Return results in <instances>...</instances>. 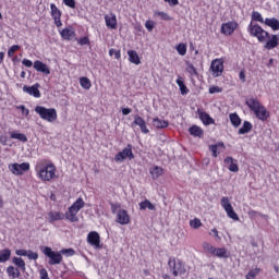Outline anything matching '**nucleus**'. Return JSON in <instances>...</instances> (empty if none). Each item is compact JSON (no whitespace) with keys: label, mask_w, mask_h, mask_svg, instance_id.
Listing matches in <instances>:
<instances>
[{"label":"nucleus","mask_w":279,"mask_h":279,"mask_svg":"<svg viewBox=\"0 0 279 279\" xmlns=\"http://www.w3.org/2000/svg\"><path fill=\"white\" fill-rule=\"evenodd\" d=\"M175 50L178 51L179 56H186V44L177 45Z\"/></svg>","instance_id":"nucleus-43"},{"label":"nucleus","mask_w":279,"mask_h":279,"mask_svg":"<svg viewBox=\"0 0 279 279\" xmlns=\"http://www.w3.org/2000/svg\"><path fill=\"white\" fill-rule=\"evenodd\" d=\"M219 149H226V144H223V142H219L217 144H213L209 146V150L211 151V156L214 158H217V156H219V154H221V151H219Z\"/></svg>","instance_id":"nucleus-24"},{"label":"nucleus","mask_w":279,"mask_h":279,"mask_svg":"<svg viewBox=\"0 0 279 279\" xmlns=\"http://www.w3.org/2000/svg\"><path fill=\"white\" fill-rule=\"evenodd\" d=\"M10 138L21 141V143H27V135H25L24 133H19V131L11 132Z\"/></svg>","instance_id":"nucleus-31"},{"label":"nucleus","mask_w":279,"mask_h":279,"mask_svg":"<svg viewBox=\"0 0 279 279\" xmlns=\"http://www.w3.org/2000/svg\"><path fill=\"white\" fill-rule=\"evenodd\" d=\"M50 15L54 21L56 27H62V11L58 9L56 3L50 4Z\"/></svg>","instance_id":"nucleus-15"},{"label":"nucleus","mask_w":279,"mask_h":279,"mask_svg":"<svg viewBox=\"0 0 279 279\" xmlns=\"http://www.w3.org/2000/svg\"><path fill=\"white\" fill-rule=\"evenodd\" d=\"M38 88H40V84L38 83H36L31 87L27 85L23 86L24 93H27L28 95H31L32 97H35L36 99H40V89Z\"/></svg>","instance_id":"nucleus-20"},{"label":"nucleus","mask_w":279,"mask_h":279,"mask_svg":"<svg viewBox=\"0 0 279 279\" xmlns=\"http://www.w3.org/2000/svg\"><path fill=\"white\" fill-rule=\"evenodd\" d=\"M60 252L61 254H66V256H75V250L73 248H63Z\"/></svg>","instance_id":"nucleus-51"},{"label":"nucleus","mask_w":279,"mask_h":279,"mask_svg":"<svg viewBox=\"0 0 279 279\" xmlns=\"http://www.w3.org/2000/svg\"><path fill=\"white\" fill-rule=\"evenodd\" d=\"M17 110H21L24 117H29V109H27L25 105L17 106Z\"/></svg>","instance_id":"nucleus-49"},{"label":"nucleus","mask_w":279,"mask_h":279,"mask_svg":"<svg viewBox=\"0 0 279 279\" xmlns=\"http://www.w3.org/2000/svg\"><path fill=\"white\" fill-rule=\"evenodd\" d=\"M49 223H53V221H62L64 219V214L60 211H50L48 214Z\"/></svg>","instance_id":"nucleus-28"},{"label":"nucleus","mask_w":279,"mask_h":279,"mask_svg":"<svg viewBox=\"0 0 279 279\" xmlns=\"http://www.w3.org/2000/svg\"><path fill=\"white\" fill-rule=\"evenodd\" d=\"M156 210V206L149 202V199H145L140 203V210Z\"/></svg>","instance_id":"nucleus-36"},{"label":"nucleus","mask_w":279,"mask_h":279,"mask_svg":"<svg viewBox=\"0 0 279 279\" xmlns=\"http://www.w3.org/2000/svg\"><path fill=\"white\" fill-rule=\"evenodd\" d=\"M245 105L250 110L255 114L256 119L259 121H267L270 117L269 110L267 107L260 104V100L254 96H250L245 100Z\"/></svg>","instance_id":"nucleus-3"},{"label":"nucleus","mask_w":279,"mask_h":279,"mask_svg":"<svg viewBox=\"0 0 279 279\" xmlns=\"http://www.w3.org/2000/svg\"><path fill=\"white\" fill-rule=\"evenodd\" d=\"M239 77H240L241 82H245V70L240 71Z\"/></svg>","instance_id":"nucleus-59"},{"label":"nucleus","mask_w":279,"mask_h":279,"mask_svg":"<svg viewBox=\"0 0 279 279\" xmlns=\"http://www.w3.org/2000/svg\"><path fill=\"white\" fill-rule=\"evenodd\" d=\"M132 112L131 108H123L122 109V114H124V117H128V114H130Z\"/></svg>","instance_id":"nucleus-60"},{"label":"nucleus","mask_w":279,"mask_h":279,"mask_svg":"<svg viewBox=\"0 0 279 279\" xmlns=\"http://www.w3.org/2000/svg\"><path fill=\"white\" fill-rule=\"evenodd\" d=\"M134 160V153L132 151V144H128L126 147L122 149V151H119L114 156L116 162H123V160Z\"/></svg>","instance_id":"nucleus-10"},{"label":"nucleus","mask_w":279,"mask_h":279,"mask_svg":"<svg viewBox=\"0 0 279 279\" xmlns=\"http://www.w3.org/2000/svg\"><path fill=\"white\" fill-rule=\"evenodd\" d=\"M215 93H221V87H219V86L209 87V94L215 95Z\"/></svg>","instance_id":"nucleus-55"},{"label":"nucleus","mask_w":279,"mask_h":279,"mask_svg":"<svg viewBox=\"0 0 279 279\" xmlns=\"http://www.w3.org/2000/svg\"><path fill=\"white\" fill-rule=\"evenodd\" d=\"M177 84L181 90V95H189V87H186V85L184 84V80L182 78V76H179L177 78Z\"/></svg>","instance_id":"nucleus-34"},{"label":"nucleus","mask_w":279,"mask_h":279,"mask_svg":"<svg viewBox=\"0 0 279 279\" xmlns=\"http://www.w3.org/2000/svg\"><path fill=\"white\" fill-rule=\"evenodd\" d=\"M7 274L9 278H12V279L21 278V270H19V268H15L14 266H9L7 268Z\"/></svg>","instance_id":"nucleus-32"},{"label":"nucleus","mask_w":279,"mask_h":279,"mask_svg":"<svg viewBox=\"0 0 279 279\" xmlns=\"http://www.w3.org/2000/svg\"><path fill=\"white\" fill-rule=\"evenodd\" d=\"M35 171L37 173V178L41 180V182H51L58 178V169L56 165L51 161L40 160L35 166Z\"/></svg>","instance_id":"nucleus-2"},{"label":"nucleus","mask_w":279,"mask_h":279,"mask_svg":"<svg viewBox=\"0 0 279 279\" xmlns=\"http://www.w3.org/2000/svg\"><path fill=\"white\" fill-rule=\"evenodd\" d=\"M40 279H49V272H47V269L43 268L39 271Z\"/></svg>","instance_id":"nucleus-54"},{"label":"nucleus","mask_w":279,"mask_h":279,"mask_svg":"<svg viewBox=\"0 0 279 279\" xmlns=\"http://www.w3.org/2000/svg\"><path fill=\"white\" fill-rule=\"evenodd\" d=\"M264 23H265V25H267V27H270L272 32H278V29H279V21H278V19H276V17H271V19L267 17V19H265Z\"/></svg>","instance_id":"nucleus-27"},{"label":"nucleus","mask_w":279,"mask_h":279,"mask_svg":"<svg viewBox=\"0 0 279 279\" xmlns=\"http://www.w3.org/2000/svg\"><path fill=\"white\" fill-rule=\"evenodd\" d=\"M191 228H194V230H197V228H202V220L198 218H194L193 220L190 221Z\"/></svg>","instance_id":"nucleus-45"},{"label":"nucleus","mask_w":279,"mask_h":279,"mask_svg":"<svg viewBox=\"0 0 279 279\" xmlns=\"http://www.w3.org/2000/svg\"><path fill=\"white\" fill-rule=\"evenodd\" d=\"M168 267L174 278H178V276H184L187 271L186 264L182 262V259H178L175 257H170L168 259Z\"/></svg>","instance_id":"nucleus-6"},{"label":"nucleus","mask_w":279,"mask_h":279,"mask_svg":"<svg viewBox=\"0 0 279 279\" xmlns=\"http://www.w3.org/2000/svg\"><path fill=\"white\" fill-rule=\"evenodd\" d=\"M229 119L233 128H239L241 125V117H239V113H230Z\"/></svg>","instance_id":"nucleus-37"},{"label":"nucleus","mask_w":279,"mask_h":279,"mask_svg":"<svg viewBox=\"0 0 279 279\" xmlns=\"http://www.w3.org/2000/svg\"><path fill=\"white\" fill-rule=\"evenodd\" d=\"M225 165H228V169L232 173H239V165L236 163V160H234V158L226 157Z\"/></svg>","instance_id":"nucleus-22"},{"label":"nucleus","mask_w":279,"mask_h":279,"mask_svg":"<svg viewBox=\"0 0 279 279\" xmlns=\"http://www.w3.org/2000/svg\"><path fill=\"white\" fill-rule=\"evenodd\" d=\"M109 56H111V57L114 56L116 60H121V50L111 48L109 50Z\"/></svg>","instance_id":"nucleus-47"},{"label":"nucleus","mask_w":279,"mask_h":279,"mask_svg":"<svg viewBox=\"0 0 279 279\" xmlns=\"http://www.w3.org/2000/svg\"><path fill=\"white\" fill-rule=\"evenodd\" d=\"M4 58H5V52H0V64H3Z\"/></svg>","instance_id":"nucleus-64"},{"label":"nucleus","mask_w":279,"mask_h":279,"mask_svg":"<svg viewBox=\"0 0 279 279\" xmlns=\"http://www.w3.org/2000/svg\"><path fill=\"white\" fill-rule=\"evenodd\" d=\"M78 45H81V46L90 45V38H88V36L81 37L78 39Z\"/></svg>","instance_id":"nucleus-50"},{"label":"nucleus","mask_w":279,"mask_h":279,"mask_svg":"<svg viewBox=\"0 0 279 279\" xmlns=\"http://www.w3.org/2000/svg\"><path fill=\"white\" fill-rule=\"evenodd\" d=\"M35 112L36 114H39L43 121H47L48 123H54V121H58V111L56 110V108L36 106Z\"/></svg>","instance_id":"nucleus-5"},{"label":"nucleus","mask_w":279,"mask_h":279,"mask_svg":"<svg viewBox=\"0 0 279 279\" xmlns=\"http://www.w3.org/2000/svg\"><path fill=\"white\" fill-rule=\"evenodd\" d=\"M189 132L191 136H194L196 138H203L204 137V129L201 126H197L196 124H193L190 126Z\"/></svg>","instance_id":"nucleus-25"},{"label":"nucleus","mask_w":279,"mask_h":279,"mask_svg":"<svg viewBox=\"0 0 279 279\" xmlns=\"http://www.w3.org/2000/svg\"><path fill=\"white\" fill-rule=\"evenodd\" d=\"M145 27L149 32H154V27H156V22H154L151 20H147L146 23H145Z\"/></svg>","instance_id":"nucleus-48"},{"label":"nucleus","mask_w":279,"mask_h":279,"mask_svg":"<svg viewBox=\"0 0 279 279\" xmlns=\"http://www.w3.org/2000/svg\"><path fill=\"white\" fill-rule=\"evenodd\" d=\"M27 251H25V250H17L16 252H15V254L17 255V256H27Z\"/></svg>","instance_id":"nucleus-58"},{"label":"nucleus","mask_w":279,"mask_h":279,"mask_svg":"<svg viewBox=\"0 0 279 279\" xmlns=\"http://www.w3.org/2000/svg\"><path fill=\"white\" fill-rule=\"evenodd\" d=\"M43 254H45L47 256V258H49V262H48L49 265H60V263H62V260H63L62 253L54 252L49 246L44 247Z\"/></svg>","instance_id":"nucleus-8"},{"label":"nucleus","mask_w":279,"mask_h":279,"mask_svg":"<svg viewBox=\"0 0 279 279\" xmlns=\"http://www.w3.org/2000/svg\"><path fill=\"white\" fill-rule=\"evenodd\" d=\"M10 256H12V251H10V248L0 251V263H8V260H10Z\"/></svg>","instance_id":"nucleus-35"},{"label":"nucleus","mask_w":279,"mask_h":279,"mask_svg":"<svg viewBox=\"0 0 279 279\" xmlns=\"http://www.w3.org/2000/svg\"><path fill=\"white\" fill-rule=\"evenodd\" d=\"M149 173L153 180H158V178H161V175H165V169L160 166H154L149 168Z\"/></svg>","instance_id":"nucleus-23"},{"label":"nucleus","mask_w":279,"mask_h":279,"mask_svg":"<svg viewBox=\"0 0 279 279\" xmlns=\"http://www.w3.org/2000/svg\"><path fill=\"white\" fill-rule=\"evenodd\" d=\"M223 59H214L210 64L213 77H221L223 75Z\"/></svg>","instance_id":"nucleus-12"},{"label":"nucleus","mask_w":279,"mask_h":279,"mask_svg":"<svg viewBox=\"0 0 279 279\" xmlns=\"http://www.w3.org/2000/svg\"><path fill=\"white\" fill-rule=\"evenodd\" d=\"M132 125H138L142 134H149V129H147V122H145V119H143V117L138 114L134 116V121Z\"/></svg>","instance_id":"nucleus-19"},{"label":"nucleus","mask_w":279,"mask_h":279,"mask_svg":"<svg viewBox=\"0 0 279 279\" xmlns=\"http://www.w3.org/2000/svg\"><path fill=\"white\" fill-rule=\"evenodd\" d=\"M166 3H170V5H178L179 1L178 0H165Z\"/></svg>","instance_id":"nucleus-61"},{"label":"nucleus","mask_w":279,"mask_h":279,"mask_svg":"<svg viewBox=\"0 0 279 279\" xmlns=\"http://www.w3.org/2000/svg\"><path fill=\"white\" fill-rule=\"evenodd\" d=\"M128 56L129 62L136 65L141 64V57H138V52H136L135 50H129Z\"/></svg>","instance_id":"nucleus-29"},{"label":"nucleus","mask_w":279,"mask_h":279,"mask_svg":"<svg viewBox=\"0 0 279 279\" xmlns=\"http://www.w3.org/2000/svg\"><path fill=\"white\" fill-rule=\"evenodd\" d=\"M258 274H260V268L251 269L246 274L245 278L246 279H256V276H258Z\"/></svg>","instance_id":"nucleus-42"},{"label":"nucleus","mask_w":279,"mask_h":279,"mask_svg":"<svg viewBox=\"0 0 279 279\" xmlns=\"http://www.w3.org/2000/svg\"><path fill=\"white\" fill-rule=\"evenodd\" d=\"M63 3L68 8H72V10H75V0H63Z\"/></svg>","instance_id":"nucleus-53"},{"label":"nucleus","mask_w":279,"mask_h":279,"mask_svg":"<svg viewBox=\"0 0 279 279\" xmlns=\"http://www.w3.org/2000/svg\"><path fill=\"white\" fill-rule=\"evenodd\" d=\"M22 64H23L24 66H27L28 69L32 68V66H34V63H33L32 60H29V59H23Z\"/></svg>","instance_id":"nucleus-56"},{"label":"nucleus","mask_w":279,"mask_h":279,"mask_svg":"<svg viewBox=\"0 0 279 279\" xmlns=\"http://www.w3.org/2000/svg\"><path fill=\"white\" fill-rule=\"evenodd\" d=\"M153 125L154 128H157V130H165V128H169V122L160 118H155L153 120Z\"/></svg>","instance_id":"nucleus-30"},{"label":"nucleus","mask_w":279,"mask_h":279,"mask_svg":"<svg viewBox=\"0 0 279 279\" xmlns=\"http://www.w3.org/2000/svg\"><path fill=\"white\" fill-rule=\"evenodd\" d=\"M251 19H252L251 23H254V21H256L257 23H265V19H263V14H260V12L258 11H253Z\"/></svg>","instance_id":"nucleus-41"},{"label":"nucleus","mask_w":279,"mask_h":279,"mask_svg":"<svg viewBox=\"0 0 279 279\" xmlns=\"http://www.w3.org/2000/svg\"><path fill=\"white\" fill-rule=\"evenodd\" d=\"M220 205L223 207L229 219H233V221H239V215H236V211H234V207H232L230 198L223 196L220 201Z\"/></svg>","instance_id":"nucleus-9"},{"label":"nucleus","mask_w":279,"mask_h":279,"mask_svg":"<svg viewBox=\"0 0 279 279\" xmlns=\"http://www.w3.org/2000/svg\"><path fill=\"white\" fill-rule=\"evenodd\" d=\"M196 113L198 114V119L202 121L203 125H215V119H213V117H210L206 111L198 108Z\"/></svg>","instance_id":"nucleus-16"},{"label":"nucleus","mask_w":279,"mask_h":279,"mask_svg":"<svg viewBox=\"0 0 279 279\" xmlns=\"http://www.w3.org/2000/svg\"><path fill=\"white\" fill-rule=\"evenodd\" d=\"M12 263H13V265H16V267L19 269H21V271H25V260H23V258H21V257H13L12 258Z\"/></svg>","instance_id":"nucleus-38"},{"label":"nucleus","mask_w":279,"mask_h":279,"mask_svg":"<svg viewBox=\"0 0 279 279\" xmlns=\"http://www.w3.org/2000/svg\"><path fill=\"white\" fill-rule=\"evenodd\" d=\"M87 243L92 245L95 250H101V236L97 231H92L87 234Z\"/></svg>","instance_id":"nucleus-13"},{"label":"nucleus","mask_w":279,"mask_h":279,"mask_svg":"<svg viewBox=\"0 0 279 279\" xmlns=\"http://www.w3.org/2000/svg\"><path fill=\"white\" fill-rule=\"evenodd\" d=\"M80 84L82 88H84L85 90H90V87L93 86V84L90 83V80L86 76H83L80 78Z\"/></svg>","instance_id":"nucleus-39"},{"label":"nucleus","mask_w":279,"mask_h":279,"mask_svg":"<svg viewBox=\"0 0 279 279\" xmlns=\"http://www.w3.org/2000/svg\"><path fill=\"white\" fill-rule=\"evenodd\" d=\"M209 234H214L215 239H219L221 241V236H219V231L217 228L211 229V232Z\"/></svg>","instance_id":"nucleus-57"},{"label":"nucleus","mask_w":279,"mask_h":279,"mask_svg":"<svg viewBox=\"0 0 279 279\" xmlns=\"http://www.w3.org/2000/svg\"><path fill=\"white\" fill-rule=\"evenodd\" d=\"M9 171H11L13 175H23L25 171H29V162L9 165Z\"/></svg>","instance_id":"nucleus-14"},{"label":"nucleus","mask_w":279,"mask_h":279,"mask_svg":"<svg viewBox=\"0 0 279 279\" xmlns=\"http://www.w3.org/2000/svg\"><path fill=\"white\" fill-rule=\"evenodd\" d=\"M247 33L252 38H256L258 43L264 45V49L267 51L279 47V35L270 34L257 23L251 22L247 25Z\"/></svg>","instance_id":"nucleus-1"},{"label":"nucleus","mask_w":279,"mask_h":279,"mask_svg":"<svg viewBox=\"0 0 279 279\" xmlns=\"http://www.w3.org/2000/svg\"><path fill=\"white\" fill-rule=\"evenodd\" d=\"M21 49V46L19 45H13L9 50H8V57L9 58H14V53Z\"/></svg>","instance_id":"nucleus-44"},{"label":"nucleus","mask_w":279,"mask_h":279,"mask_svg":"<svg viewBox=\"0 0 279 279\" xmlns=\"http://www.w3.org/2000/svg\"><path fill=\"white\" fill-rule=\"evenodd\" d=\"M7 141H8V137L0 136V143H2V145H7Z\"/></svg>","instance_id":"nucleus-62"},{"label":"nucleus","mask_w":279,"mask_h":279,"mask_svg":"<svg viewBox=\"0 0 279 279\" xmlns=\"http://www.w3.org/2000/svg\"><path fill=\"white\" fill-rule=\"evenodd\" d=\"M203 250L205 254H211V256H216L217 258H230V252L226 247H215L210 243H203Z\"/></svg>","instance_id":"nucleus-7"},{"label":"nucleus","mask_w":279,"mask_h":279,"mask_svg":"<svg viewBox=\"0 0 279 279\" xmlns=\"http://www.w3.org/2000/svg\"><path fill=\"white\" fill-rule=\"evenodd\" d=\"M236 29H239V23L236 21H229L227 23H222L220 34L223 36H232Z\"/></svg>","instance_id":"nucleus-11"},{"label":"nucleus","mask_w":279,"mask_h":279,"mask_svg":"<svg viewBox=\"0 0 279 279\" xmlns=\"http://www.w3.org/2000/svg\"><path fill=\"white\" fill-rule=\"evenodd\" d=\"M185 64H186V68H185L186 73H189L191 77H195V75H197V69L195 68V65H193V63L189 61Z\"/></svg>","instance_id":"nucleus-40"},{"label":"nucleus","mask_w":279,"mask_h":279,"mask_svg":"<svg viewBox=\"0 0 279 279\" xmlns=\"http://www.w3.org/2000/svg\"><path fill=\"white\" fill-rule=\"evenodd\" d=\"M59 34L62 40H73L76 36L75 28L71 25L63 29H59Z\"/></svg>","instance_id":"nucleus-17"},{"label":"nucleus","mask_w":279,"mask_h":279,"mask_svg":"<svg viewBox=\"0 0 279 279\" xmlns=\"http://www.w3.org/2000/svg\"><path fill=\"white\" fill-rule=\"evenodd\" d=\"M256 215H258V211H256V210L248 211L250 217H256Z\"/></svg>","instance_id":"nucleus-63"},{"label":"nucleus","mask_w":279,"mask_h":279,"mask_svg":"<svg viewBox=\"0 0 279 279\" xmlns=\"http://www.w3.org/2000/svg\"><path fill=\"white\" fill-rule=\"evenodd\" d=\"M84 206V199L82 197L77 198L64 214L65 219L71 223H76L77 221H80V218H77V213H80V210H82Z\"/></svg>","instance_id":"nucleus-4"},{"label":"nucleus","mask_w":279,"mask_h":279,"mask_svg":"<svg viewBox=\"0 0 279 279\" xmlns=\"http://www.w3.org/2000/svg\"><path fill=\"white\" fill-rule=\"evenodd\" d=\"M117 223L120 226H128L130 223V214L125 209H119L116 218Z\"/></svg>","instance_id":"nucleus-18"},{"label":"nucleus","mask_w":279,"mask_h":279,"mask_svg":"<svg viewBox=\"0 0 279 279\" xmlns=\"http://www.w3.org/2000/svg\"><path fill=\"white\" fill-rule=\"evenodd\" d=\"M35 71H38V73H44L45 75H50L51 74V70H49V66H47L46 63H44L43 61H35L33 64Z\"/></svg>","instance_id":"nucleus-21"},{"label":"nucleus","mask_w":279,"mask_h":279,"mask_svg":"<svg viewBox=\"0 0 279 279\" xmlns=\"http://www.w3.org/2000/svg\"><path fill=\"white\" fill-rule=\"evenodd\" d=\"M252 122L244 121L242 128L239 129L238 134H250L252 132Z\"/></svg>","instance_id":"nucleus-33"},{"label":"nucleus","mask_w":279,"mask_h":279,"mask_svg":"<svg viewBox=\"0 0 279 279\" xmlns=\"http://www.w3.org/2000/svg\"><path fill=\"white\" fill-rule=\"evenodd\" d=\"M155 16H160L162 21H171V16H169V14L162 11L155 12Z\"/></svg>","instance_id":"nucleus-46"},{"label":"nucleus","mask_w":279,"mask_h":279,"mask_svg":"<svg viewBox=\"0 0 279 279\" xmlns=\"http://www.w3.org/2000/svg\"><path fill=\"white\" fill-rule=\"evenodd\" d=\"M26 256L29 260H38V253H34L33 251H28Z\"/></svg>","instance_id":"nucleus-52"},{"label":"nucleus","mask_w":279,"mask_h":279,"mask_svg":"<svg viewBox=\"0 0 279 279\" xmlns=\"http://www.w3.org/2000/svg\"><path fill=\"white\" fill-rule=\"evenodd\" d=\"M105 23L109 29H117V15L110 14L105 16Z\"/></svg>","instance_id":"nucleus-26"}]
</instances>
